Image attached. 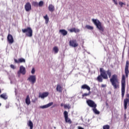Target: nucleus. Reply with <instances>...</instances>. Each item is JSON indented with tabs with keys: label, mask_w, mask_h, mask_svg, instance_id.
<instances>
[{
	"label": "nucleus",
	"mask_w": 129,
	"mask_h": 129,
	"mask_svg": "<svg viewBox=\"0 0 129 129\" xmlns=\"http://www.w3.org/2000/svg\"><path fill=\"white\" fill-rule=\"evenodd\" d=\"M100 75L96 78L98 82H102L103 79H108V77L109 78L111 77V71L110 70H108L106 71L103 68H100Z\"/></svg>",
	"instance_id": "nucleus-1"
},
{
	"label": "nucleus",
	"mask_w": 129,
	"mask_h": 129,
	"mask_svg": "<svg viewBox=\"0 0 129 129\" xmlns=\"http://www.w3.org/2000/svg\"><path fill=\"white\" fill-rule=\"evenodd\" d=\"M110 82H111V85H112L114 89L119 88V80L118 79L117 75H113L110 79Z\"/></svg>",
	"instance_id": "nucleus-2"
},
{
	"label": "nucleus",
	"mask_w": 129,
	"mask_h": 129,
	"mask_svg": "<svg viewBox=\"0 0 129 129\" xmlns=\"http://www.w3.org/2000/svg\"><path fill=\"white\" fill-rule=\"evenodd\" d=\"M125 76L123 75L121 80V91L122 98L124 97V94L125 93Z\"/></svg>",
	"instance_id": "nucleus-3"
},
{
	"label": "nucleus",
	"mask_w": 129,
	"mask_h": 129,
	"mask_svg": "<svg viewBox=\"0 0 129 129\" xmlns=\"http://www.w3.org/2000/svg\"><path fill=\"white\" fill-rule=\"evenodd\" d=\"M93 23L96 25L97 29H98L100 32H104V27L102 26V24L99 20L97 19H92Z\"/></svg>",
	"instance_id": "nucleus-4"
},
{
	"label": "nucleus",
	"mask_w": 129,
	"mask_h": 129,
	"mask_svg": "<svg viewBox=\"0 0 129 129\" xmlns=\"http://www.w3.org/2000/svg\"><path fill=\"white\" fill-rule=\"evenodd\" d=\"M22 33L26 34L27 37H33V29L30 27L22 29Z\"/></svg>",
	"instance_id": "nucleus-5"
},
{
	"label": "nucleus",
	"mask_w": 129,
	"mask_h": 129,
	"mask_svg": "<svg viewBox=\"0 0 129 129\" xmlns=\"http://www.w3.org/2000/svg\"><path fill=\"white\" fill-rule=\"evenodd\" d=\"M86 102L88 105L90 106V107H92L93 108H94V107H97V105L92 100H90V99L87 100L86 101Z\"/></svg>",
	"instance_id": "nucleus-6"
},
{
	"label": "nucleus",
	"mask_w": 129,
	"mask_h": 129,
	"mask_svg": "<svg viewBox=\"0 0 129 129\" xmlns=\"http://www.w3.org/2000/svg\"><path fill=\"white\" fill-rule=\"evenodd\" d=\"M63 115L66 122H67V123L71 124L72 123V121H71V119H70L68 117V112H67V111H64L63 112Z\"/></svg>",
	"instance_id": "nucleus-7"
},
{
	"label": "nucleus",
	"mask_w": 129,
	"mask_h": 129,
	"mask_svg": "<svg viewBox=\"0 0 129 129\" xmlns=\"http://www.w3.org/2000/svg\"><path fill=\"white\" fill-rule=\"evenodd\" d=\"M126 96L127 98H125L124 99V109L125 110L127 109V104H128L129 106V94H127Z\"/></svg>",
	"instance_id": "nucleus-8"
},
{
	"label": "nucleus",
	"mask_w": 129,
	"mask_h": 129,
	"mask_svg": "<svg viewBox=\"0 0 129 129\" xmlns=\"http://www.w3.org/2000/svg\"><path fill=\"white\" fill-rule=\"evenodd\" d=\"M70 46L71 47H74V48H76V47H78V43H77V41L76 39H73L70 41L69 42Z\"/></svg>",
	"instance_id": "nucleus-9"
},
{
	"label": "nucleus",
	"mask_w": 129,
	"mask_h": 129,
	"mask_svg": "<svg viewBox=\"0 0 129 129\" xmlns=\"http://www.w3.org/2000/svg\"><path fill=\"white\" fill-rule=\"evenodd\" d=\"M21 73L23 74V75L26 74V68L23 66H20L19 71L18 72V75L20 76Z\"/></svg>",
	"instance_id": "nucleus-10"
},
{
	"label": "nucleus",
	"mask_w": 129,
	"mask_h": 129,
	"mask_svg": "<svg viewBox=\"0 0 129 129\" xmlns=\"http://www.w3.org/2000/svg\"><path fill=\"white\" fill-rule=\"evenodd\" d=\"M128 67H129V61L128 60H126L125 67V74L126 78L128 77V73H129Z\"/></svg>",
	"instance_id": "nucleus-11"
},
{
	"label": "nucleus",
	"mask_w": 129,
	"mask_h": 129,
	"mask_svg": "<svg viewBox=\"0 0 129 129\" xmlns=\"http://www.w3.org/2000/svg\"><path fill=\"white\" fill-rule=\"evenodd\" d=\"M14 63H15V64H20V63H26V59L24 58H20L18 59L14 58Z\"/></svg>",
	"instance_id": "nucleus-12"
},
{
	"label": "nucleus",
	"mask_w": 129,
	"mask_h": 129,
	"mask_svg": "<svg viewBox=\"0 0 129 129\" xmlns=\"http://www.w3.org/2000/svg\"><path fill=\"white\" fill-rule=\"evenodd\" d=\"M25 10L26 12H30L32 10V5L31 3L28 2L25 5Z\"/></svg>",
	"instance_id": "nucleus-13"
},
{
	"label": "nucleus",
	"mask_w": 129,
	"mask_h": 129,
	"mask_svg": "<svg viewBox=\"0 0 129 129\" xmlns=\"http://www.w3.org/2000/svg\"><path fill=\"white\" fill-rule=\"evenodd\" d=\"M28 80H29V82H31L32 84H34L36 80V76H30L28 78Z\"/></svg>",
	"instance_id": "nucleus-14"
},
{
	"label": "nucleus",
	"mask_w": 129,
	"mask_h": 129,
	"mask_svg": "<svg viewBox=\"0 0 129 129\" xmlns=\"http://www.w3.org/2000/svg\"><path fill=\"white\" fill-rule=\"evenodd\" d=\"M7 40L9 44H13L14 43V37H13L12 35L8 34Z\"/></svg>",
	"instance_id": "nucleus-15"
},
{
	"label": "nucleus",
	"mask_w": 129,
	"mask_h": 129,
	"mask_svg": "<svg viewBox=\"0 0 129 129\" xmlns=\"http://www.w3.org/2000/svg\"><path fill=\"white\" fill-rule=\"evenodd\" d=\"M56 91H57V92H62V91H63V87H62V86H61V85H60V84H58L56 86Z\"/></svg>",
	"instance_id": "nucleus-16"
},
{
	"label": "nucleus",
	"mask_w": 129,
	"mask_h": 129,
	"mask_svg": "<svg viewBox=\"0 0 129 129\" xmlns=\"http://www.w3.org/2000/svg\"><path fill=\"white\" fill-rule=\"evenodd\" d=\"M48 95H49V92H46L42 94H39V97H41V98H45V97H47Z\"/></svg>",
	"instance_id": "nucleus-17"
},
{
	"label": "nucleus",
	"mask_w": 129,
	"mask_h": 129,
	"mask_svg": "<svg viewBox=\"0 0 129 129\" xmlns=\"http://www.w3.org/2000/svg\"><path fill=\"white\" fill-rule=\"evenodd\" d=\"M48 11L51 13H53V12L55 11V7L53 5L50 4L48 6Z\"/></svg>",
	"instance_id": "nucleus-18"
},
{
	"label": "nucleus",
	"mask_w": 129,
	"mask_h": 129,
	"mask_svg": "<svg viewBox=\"0 0 129 129\" xmlns=\"http://www.w3.org/2000/svg\"><path fill=\"white\" fill-rule=\"evenodd\" d=\"M52 105H53V102H50L46 105L40 106V108L42 109L48 108V107H50V106H51Z\"/></svg>",
	"instance_id": "nucleus-19"
},
{
	"label": "nucleus",
	"mask_w": 129,
	"mask_h": 129,
	"mask_svg": "<svg viewBox=\"0 0 129 129\" xmlns=\"http://www.w3.org/2000/svg\"><path fill=\"white\" fill-rule=\"evenodd\" d=\"M82 89H87L88 91H90V87L87 84L83 85L81 87Z\"/></svg>",
	"instance_id": "nucleus-20"
},
{
	"label": "nucleus",
	"mask_w": 129,
	"mask_h": 129,
	"mask_svg": "<svg viewBox=\"0 0 129 129\" xmlns=\"http://www.w3.org/2000/svg\"><path fill=\"white\" fill-rule=\"evenodd\" d=\"M59 33L63 36H66L68 34V32L65 29H60L59 30Z\"/></svg>",
	"instance_id": "nucleus-21"
},
{
	"label": "nucleus",
	"mask_w": 129,
	"mask_h": 129,
	"mask_svg": "<svg viewBox=\"0 0 129 129\" xmlns=\"http://www.w3.org/2000/svg\"><path fill=\"white\" fill-rule=\"evenodd\" d=\"M25 102L27 105H30L31 104V100H30V97L29 95H27L25 99Z\"/></svg>",
	"instance_id": "nucleus-22"
},
{
	"label": "nucleus",
	"mask_w": 129,
	"mask_h": 129,
	"mask_svg": "<svg viewBox=\"0 0 129 129\" xmlns=\"http://www.w3.org/2000/svg\"><path fill=\"white\" fill-rule=\"evenodd\" d=\"M0 97L6 100L8 99V95L6 93H3L0 95Z\"/></svg>",
	"instance_id": "nucleus-23"
},
{
	"label": "nucleus",
	"mask_w": 129,
	"mask_h": 129,
	"mask_svg": "<svg viewBox=\"0 0 129 129\" xmlns=\"http://www.w3.org/2000/svg\"><path fill=\"white\" fill-rule=\"evenodd\" d=\"M43 18L45 21V24H48L49 23V17H48V15H46L45 16H43Z\"/></svg>",
	"instance_id": "nucleus-24"
},
{
	"label": "nucleus",
	"mask_w": 129,
	"mask_h": 129,
	"mask_svg": "<svg viewBox=\"0 0 129 129\" xmlns=\"http://www.w3.org/2000/svg\"><path fill=\"white\" fill-rule=\"evenodd\" d=\"M90 94H91V92H90V91H89V92L87 93H85L83 94L82 95V98H84V97H86V96H89L90 95Z\"/></svg>",
	"instance_id": "nucleus-25"
},
{
	"label": "nucleus",
	"mask_w": 129,
	"mask_h": 129,
	"mask_svg": "<svg viewBox=\"0 0 129 129\" xmlns=\"http://www.w3.org/2000/svg\"><path fill=\"white\" fill-rule=\"evenodd\" d=\"M92 110L93 112L95 113V114H99V113H100V112H99V111H98L97 109H96V107L93 108Z\"/></svg>",
	"instance_id": "nucleus-26"
},
{
	"label": "nucleus",
	"mask_w": 129,
	"mask_h": 129,
	"mask_svg": "<svg viewBox=\"0 0 129 129\" xmlns=\"http://www.w3.org/2000/svg\"><path fill=\"white\" fill-rule=\"evenodd\" d=\"M53 51H54L55 54H57V53L59 52V49H58V47L54 46L53 48Z\"/></svg>",
	"instance_id": "nucleus-27"
},
{
	"label": "nucleus",
	"mask_w": 129,
	"mask_h": 129,
	"mask_svg": "<svg viewBox=\"0 0 129 129\" xmlns=\"http://www.w3.org/2000/svg\"><path fill=\"white\" fill-rule=\"evenodd\" d=\"M28 126H29L30 127V129H33V122H32V121L29 120L28 123Z\"/></svg>",
	"instance_id": "nucleus-28"
},
{
	"label": "nucleus",
	"mask_w": 129,
	"mask_h": 129,
	"mask_svg": "<svg viewBox=\"0 0 129 129\" xmlns=\"http://www.w3.org/2000/svg\"><path fill=\"white\" fill-rule=\"evenodd\" d=\"M103 129H110V126L108 124H105L103 126Z\"/></svg>",
	"instance_id": "nucleus-29"
},
{
	"label": "nucleus",
	"mask_w": 129,
	"mask_h": 129,
	"mask_svg": "<svg viewBox=\"0 0 129 129\" xmlns=\"http://www.w3.org/2000/svg\"><path fill=\"white\" fill-rule=\"evenodd\" d=\"M32 6L34 7H38V3L37 2H33L32 4Z\"/></svg>",
	"instance_id": "nucleus-30"
},
{
	"label": "nucleus",
	"mask_w": 129,
	"mask_h": 129,
	"mask_svg": "<svg viewBox=\"0 0 129 129\" xmlns=\"http://www.w3.org/2000/svg\"><path fill=\"white\" fill-rule=\"evenodd\" d=\"M86 28L88 30H93V27L90 26L89 25H86Z\"/></svg>",
	"instance_id": "nucleus-31"
},
{
	"label": "nucleus",
	"mask_w": 129,
	"mask_h": 129,
	"mask_svg": "<svg viewBox=\"0 0 129 129\" xmlns=\"http://www.w3.org/2000/svg\"><path fill=\"white\" fill-rule=\"evenodd\" d=\"M39 7H43L44 6V2L40 1L38 4Z\"/></svg>",
	"instance_id": "nucleus-32"
},
{
	"label": "nucleus",
	"mask_w": 129,
	"mask_h": 129,
	"mask_svg": "<svg viewBox=\"0 0 129 129\" xmlns=\"http://www.w3.org/2000/svg\"><path fill=\"white\" fill-rule=\"evenodd\" d=\"M74 32L75 33H79V32H80V30H79V29H76V28H75Z\"/></svg>",
	"instance_id": "nucleus-33"
},
{
	"label": "nucleus",
	"mask_w": 129,
	"mask_h": 129,
	"mask_svg": "<svg viewBox=\"0 0 129 129\" xmlns=\"http://www.w3.org/2000/svg\"><path fill=\"white\" fill-rule=\"evenodd\" d=\"M10 67L11 68H12V69H13V70L16 69V67H15L14 64H11Z\"/></svg>",
	"instance_id": "nucleus-34"
},
{
	"label": "nucleus",
	"mask_w": 129,
	"mask_h": 129,
	"mask_svg": "<svg viewBox=\"0 0 129 129\" xmlns=\"http://www.w3.org/2000/svg\"><path fill=\"white\" fill-rule=\"evenodd\" d=\"M64 107L65 108H70V106L69 105L64 104Z\"/></svg>",
	"instance_id": "nucleus-35"
},
{
	"label": "nucleus",
	"mask_w": 129,
	"mask_h": 129,
	"mask_svg": "<svg viewBox=\"0 0 129 129\" xmlns=\"http://www.w3.org/2000/svg\"><path fill=\"white\" fill-rule=\"evenodd\" d=\"M119 5L121 7V8H122V6H123V3H122L121 2H119Z\"/></svg>",
	"instance_id": "nucleus-36"
},
{
	"label": "nucleus",
	"mask_w": 129,
	"mask_h": 129,
	"mask_svg": "<svg viewBox=\"0 0 129 129\" xmlns=\"http://www.w3.org/2000/svg\"><path fill=\"white\" fill-rule=\"evenodd\" d=\"M74 29H75V28H73L70 29L69 31L71 32V33H73V32H74V31H75Z\"/></svg>",
	"instance_id": "nucleus-37"
},
{
	"label": "nucleus",
	"mask_w": 129,
	"mask_h": 129,
	"mask_svg": "<svg viewBox=\"0 0 129 129\" xmlns=\"http://www.w3.org/2000/svg\"><path fill=\"white\" fill-rule=\"evenodd\" d=\"M31 73H32V74H35V68H33L32 69Z\"/></svg>",
	"instance_id": "nucleus-38"
},
{
	"label": "nucleus",
	"mask_w": 129,
	"mask_h": 129,
	"mask_svg": "<svg viewBox=\"0 0 129 129\" xmlns=\"http://www.w3.org/2000/svg\"><path fill=\"white\" fill-rule=\"evenodd\" d=\"M115 5H117V1L116 0H112Z\"/></svg>",
	"instance_id": "nucleus-39"
},
{
	"label": "nucleus",
	"mask_w": 129,
	"mask_h": 129,
	"mask_svg": "<svg viewBox=\"0 0 129 129\" xmlns=\"http://www.w3.org/2000/svg\"><path fill=\"white\" fill-rule=\"evenodd\" d=\"M101 86L102 88L106 87V85L102 84Z\"/></svg>",
	"instance_id": "nucleus-40"
},
{
	"label": "nucleus",
	"mask_w": 129,
	"mask_h": 129,
	"mask_svg": "<svg viewBox=\"0 0 129 129\" xmlns=\"http://www.w3.org/2000/svg\"><path fill=\"white\" fill-rule=\"evenodd\" d=\"M60 106H64V104L63 103H61L60 104Z\"/></svg>",
	"instance_id": "nucleus-41"
},
{
	"label": "nucleus",
	"mask_w": 129,
	"mask_h": 129,
	"mask_svg": "<svg viewBox=\"0 0 129 129\" xmlns=\"http://www.w3.org/2000/svg\"><path fill=\"white\" fill-rule=\"evenodd\" d=\"M123 5H124V6H125V3H123Z\"/></svg>",
	"instance_id": "nucleus-42"
},
{
	"label": "nucleus",
	"mask_w": 129,
	"mask_h": 129,
	"mask_svg": "<svg viewBox=\"0 0 129 129\" xmlns=\"http://www.w3.org/2000/svg\"><path fill=\"white\" fill-rule=\"evenodd\" d=\"M0 93H2V90H0Z\"/></svg>",
	"instance_id": "nucleus-43"
},
{
	"label": "nucleus",
	"mask_w": 129,
	"mask_h": 129,
	"mask_svg": "<svg viewBox=\"0 0 129 129\" xmlns=\"http://www.w3.org/2000/svg\"><path fill=\"white\" fill-rule=\"evenodd\" d=\"M1 105H2V104H1V103H0V106H1Z\"/></svg>",
	"instance_id": "nucleus-44"
},
{
	"label": "nucleus",
	"mask_w": 129,
	"mask_h": 129,
	"mask_svg": "<svg viewBox=\"0 0 129 129\" xmlns=\"http://www.w3.org/2000/svg\"><path fill=\"white\" fill-rule=\"evenodd\" d=\"M54 128H56V127H54Z\"/></svg>",
	"instance_id": "nucleus-45"
}]
</instances>
